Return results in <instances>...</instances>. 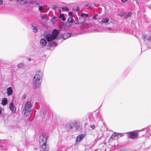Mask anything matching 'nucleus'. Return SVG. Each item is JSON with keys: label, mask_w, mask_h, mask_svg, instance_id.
Returning <instances> with one entry per match:
<instances>
[{"label": "nucleus", "mask_w": 151, "mask_h": 151, "mask_svg": "<svg viewBox=\"0 0 151 151\" xmlns=\"http://www.w3.org/2000/svg\"><path fill=\"white\" fill-rule=\"evenodd\" d=\"M42 73L40 71L37 72L34 77V85L39 86L42 81Z\"/></svg>", "instance_id": "f257e3e1"}, {"label": "nucleus", "mask_w": 151, "mask_h": 151, "mask_svg": "<svg viewBox=\"0 0 151 151\" xmlns=\"http://www.w3.org/2000/svg\"><path fill=\"white\" fill-rule=\"evenodd\" d=\"M32 107V105L30 103L27 101L24 106V109L23 110L24 115L25 116H27L29 114L30 111H31V108Z\"/></svg>", "instance_id": "f03ea898"}, {"label": "nucleus", "mask_w": 151, "mask_h": 151, "mask_svg": "<svg viewBox=\"0 0 151 151\" xmlns=\"http://www.w3.org/2000/svg\"><path fill=\"white\" fill-rule=\"evenodd\" d=\"M138 132H131L129 133L128 137L130 139H135L138 137Z\"/></svg>", "instance_id": "7ed1b4c3"}, {"label": "nucleus", "mask_w": 151, "mask_h": 151, "mask_svg": "<svg viewBox=\"0 0 151 151\" xmlns=\"http://www.w3.org/2000/svg\"><path fill=\"white\" fill-rule=\"evenodd\" d=\"M47 140V139L46 137H44L43 135H40L39 139L40 144L46 143Z\"/></svg>", "instance_id": "20e7f679"}, {"label": "nucleus", "mask_w": 151, "mask_h": 151, "mask_svg": "<svg viewBox=\"0 0 151 151\" xmlns=\"http://www.w3.org/2000/svg\"><path fill=\"white\" fill-rule=\"evenodd\" d=\"M70 125L72 126L70 127V129H72L73 127H75L76 129L78 128L80 126V124L77 122H71L70 123Z\"/></svg>", "instance_id": "39448f33"}, {"label": "nucleus", "mask_w": 151, "mask_h": 151, "mask_svg": "<svg viewBox=\"0 0 151 151\" xmlns=\"http://www.w3.org/2000/svg\"><path fill=\"white\" fill-rule=\"evenodd\" d=\"M85 135L84 134H81L78 136L76 139V142H79L84 137Z\"/></svg>", "instance_id": "423d86ee"}, {"label": "nucleus", "mask_w": 151, "mask_h": 151, "mask_svg": "<svg viewBox=\"0 0 151 151\" xmlns=\"http://www.w3.org/2000/svg\"><path fill=\"white\" fill-rule=\"evenodd\" d=\"M78 20V23H76V24H79L83 23L86 22V19L83 17H81L79 18Z\"/></svg>", "instance_id": "0eeeda50"}, {"label": "nucleus", "mask_w": 151, "mask_h": 151, "mask_svg": "<svg viewBox=\"0 0 151 151\" xmlns=\"http://www.w3.org/2000/svg\"><path fill=\"white\" fill-rule=\"evenodd\" d=\"M9 107L13 113H15L16 111V109L13 105V103L11 102L9 104Z\"/></svg>", "instance_id": "6e6552de"}, {"label": "nucleus", "mask_w": 151, "mask_h": 151, "mask_svg": "<svg viewBox=\"0 0 151 151\" xmlns=\"http://www.w3.org/2000/svg\"><path fill=\"white\" fill-rule=\"evenodd\" d=\"M46 39L48 41H51L55 39L53 36L51 34H48L46 36Z\"/></svg>", "instance_id": "1a4fd4ad"}, {"label": "nucleus", "mask_w": 151, "mask_h": 151, "mask_svg": "<svg viewBox=\"0 0 151 151\" xmlns=\"http://www.w3.org/2000/svg\"><path fill=\"white\" fill-rule=\"evenodd\" d=\"M58 34V30L57 29H55L53 30L52 35L55 39L57 37Z\"/></svg>", "instance_id": "9d476101"}, {"label": "nucleus", "mask_w": 151, "mask_h": 151, "mask_svg": "<svg viewBox=\"0 0 151 151\" xmlns=\"http://www.w3.org/2000/svg\"><path fill=\"white\" fill-rule=\"evenodd\" d=\"M12 90L11 87H9L7 89V94L8 96H10L12 94Z\"/></svg>", "instance_id": "9b49d317"}, {"label": "nucleus", "mask_w": 151, "mask_h": 151, "mask_svg": "<svg viewBox=\"0 0 151 151\" xmlns=\"http://www.w3.org/2000/svg\"><path fill=\"white\" fill-rule=\"evenodd\" d=\"M74 17V16H71L69 17L67 19V21L69 23H72L74 21V20L73 19V18Z\"/></svg>", "instance_id": "f8f14e48"}, {"label": "nucleus", "mask_w": 151, "mask_h": 151, "mask_svg": "<svg viewBox=\"0 0 151 151\" xmlns=\"http://www.w3.org/2000/svg\"><path fill=\"white\" fill-rule=\"evenodd\" d=\"M142 37L144 40H147L148 41H151V37L150 36H147L145 35H143Z\"/></svg>", "instance_id": "ddd939ff"}, {"label": "nucleus", "mask_w": 151, "mask_h": 151, "mask_svg": "<svg viewBox=\"0 0 151 151\" xmlns=\"http://www.w3.org/2000/svg\"><path fill=\"white\" fill-rule=\"evenodd\" d=\"M40 43L42 45H45L47 44V41L44 39H42L40 41Z\"/></svg>", "instance_id": "4468645a"}, {"label": "nucleus", "mask_w": 151, "mask_h": 151, "mask_svg": "<svg viewBox=\"0 0 151 151\" xmlns=\"http://www.w3.org/2000/svg\"><path fill=\"white\" fill-rule=\"evenodd\" d=\"M7 99L5 98H3L2 100V102H1L2 104L3 105H5L6 104H7Z\"/></svg>", "instance_id": "2eb2a0df"}, {"label": "nucleus", "mask_w": 151, "mask_h": 151, "mask_svg": "<svg viewBox=\"0 0 151 151\" xmlns=\"http://www.w3.org/2000/svg\"><path fill=\"white\" fill-rule=\"evenodd\" d=\"M41 145H42V149H43V150L45 151L47 150L48 148H47V147H46V143L45 144H42Z\"/></svg>", "instance_id": "dca6fc26"}, {"label": "nucleus", "mask_w": 151, "mask_h": 151, "mask_svg": "<svg viewBox=\"0 0 151 151\" xmlns=\"http://www.w3.org/2000/svg\"><path fill=\"white\" fill-rule=\"evenodd\" d=\"M70 36V34L68 33H64L63 36V38L64 39H66L68 37Z\"/></svg>", "instance_id": "f3484780"}, {"label": "nucleus", "mask_w": 151, "mask_h": 151, "mask_svg": "<svg viewBox=\"0 0 151 151\" xmlns=\"http://www.w3.org/2000/svg\"><path fill=\"white\" fill-rule=\"evenodd\" d=\"M59 18L60 19H61L63 21H65V18L64 17V14H61L59 16Z\"/></svg>", "instance_id": "a211bd4d"}, {"label": "nucleus", "mask_w": 151, "mask_h": 151, "mask_svg": "<svg viewBox=\"0 0 151 151\" xmlns=\"http://www.w3.org/2000/svg\"><path fill=\"white\" fill-rule=\"evenodd\" d=\"M109 21V19L107 18H105L102 19L101 21L102 23H105L108 22Z\"/></svg>", "instance_id": "6ab92c4d"}, {"label": "nucleus", "mask_w": 151, "mask_h": 151, "mask_svg": "<svg viewBox=\"0 0 151 151\" xmlns=\"http://www.w3.org/2000/svg\"><path fill=\"white\" fill-rule=\"evenodd\" d=\"M118 135V133H113L111 135V136L110 137V139H113V138L115 137H116V136H117Z\"/></svg>", "instance_id": "aec40b11"}, {"label": "nucleus", "mask_w": 151, "mask_h": 151, "mask_svg": "<svg viewBox=\"0 0 151 151\" xmlns=\"http://www.w3.org/2000/svg\"><path fill=\"white\" fill-rule=\"evenodd\" d=\"M49 17L47 15H44L43 16H42L41 17V19L42 20H43L44 19H45L47 20L48 19Z\"/></svg>", "instance_id": "412c9836"}, {"label": "nucleus", "mask_w": 151, "mask_h": 151, "mask_svg": "<svg viewBox=\"0 0 151 151\" xmlns=\"http://www.w3.org/2000/svg\"><path fill=\"white\" fill-rule=\"evenodd\" d=\"M132 14L131 12H129L128 13V14L126 15L124 17V18L127 19L128 17H131V15Z\"/></svg>", "instance_id": "4be33fe9"}, {"label": "nucleus", "mask_w": 151, "mask_h": 151, "mask_svg": "<svg viewBox=\"0 0 151 151\" xmlns=\"http://www.w3.org/2000/svg\"><path fill=\"white\" fill-rule=\"evenodd\" d=\"M81 17H84V16H85L86 17H87L88 16V15L87 14L82 13L81 14Z\"/></svg>", "instance_id": "5701e85b"}, {"label": "nucleus", "mask_w": 151, "mask_h": 151, "mask_svg": "<svg viewBox=\"0 0 151 151\" xmlns=\"http://www.w3.org/2000/svg\"><path fill=\"white\" fill-rule=\"evenodd\" d=\"M18 2H22L23 4L27 3L26 0H16Z\"/></svg>", "instance_id": "b1692460"}, {"label": "nucleus", "mask_w": 151, "mask_h": 151, "mask_svg": "<svg viewBox=\"0 0 151 151\" xmlns=\"http://www.w3.org/2000/svg\"><path fill=\"white\" fill-rule=\"evenodd\" d=\"M24 66V64L22 63H20L17 66L19 68H22Z\"/></svg>", "instance_id": "393cba45"}, {"label": "nucleus", "mask_w": 151, "mask_h": 151, "mask_svg": "<svg viewBox=\"0 0 151 151\" xmlns=\"http://www.w3.org/2000/svg\"><path fill=\"white\" fill-rule=\"evenodd\" d=\"M32 27H33V31L35 32H37V28H36V27L33 26Z\"/></svg>", "instance_id": "a878e982"}, {"label": "nucleus", "mask_w": 151, "mask_h": 151, "mask_svg": "<svg viewBox=\"0 0 151 151\" xmlns=\"http://www.w3.org/2000/svg\"><path fill=\"white\" fill-rule=\"evenodd\" d=\"M62 9L65 10V11H69V9L68 8H67L66 7H63L62 8Z\"/></svg>", "instance_id": "bb28decb"}, {"label": "nucleus", "mask_w": 151, "mask_h": 151, "mask_svg": "<svg viewBox=\"0 0 151 151\" xmlns=\"http://www.w3.org/2000/svg\"><path fill=\"white\" fill-rule=\"evenodd\" d=\"M98 16V14H96L93 17V18L94 19H96V17Z\"/></svg>", "instance_id": "cd10ccee"}, {"label": "nucleus", "mask_w": 151, "mask_h": 151, "mask_svg": "<svg viewBox=\"0 0 151 151\" xmlns=\"http://www.w3.org/2000/svg\"><path fill=\"white\" fill-rule=\"evenodd\" d=\"M72 12H70L68 13V15L69 16V17H70L71 16H74L73 15H72Z\"/></svg>", "instance_id": "c85d7f7f"}, {"label": "nucleus", "mask_w": 151, "mask_h": 151, "mask_svg": "<svg viewBox=\"0 0 151 151\" xmlns=\"http://www.w3.org/2000/svg\"><path fill=\"white\" fill-rule=\"evenodd\" d=\"M124 15V14H117V16H119L120 17H122Z\"/></svg>", "instance_id": "c756f323"}, {"label": "nucleus", "mask_w": 151, "mask_h": 151, "mask_svg": "<svg viewBox=\"0 0 151 151\" xmlns=\"http://www.w3.org/2000/svg\"><path fill=\"white\" fill-rule=\"evenodd\" d=\"M43 9V7L42 6H40L39 8V10L40 11H41Z\"/></svg>", "instance_id": "7c9ffc66"}, {"label": "nucleus", "mask_w": 151, "mask_h": 151, "mask_svg": "<svg viewBox=\"0 0 151 151\" xmlns=\"http://www.w3.org/2000/svg\"><path fill=\"white\" fill-rule=\"evenodd\" d=\"M91 127L93 129H95V126L94 125H92L91 126Z\"/></svg>", "instance_id": "2f4dec72"}, {"label": "nucleus", "mask_w": 151, "mask_h": 151, "mask_svg": "<svg viewBox=\"0 0 151 151\" xmlns=\"http://www.w3.org/2000/svg\"><path fill=\"white\" fill-rule=\"evenodd\" d=\"M3 2L2 0H0V5H1L3 4Z\"/></svg>", "instance_id": "473e14b6"}, {"label": "nucleus", "mask_w": 151, "mask_h": 151, "mask_svg": "<svg viewBox=\"0 0 151 151\" xmlns=\"http://www.w3.org/2000/svg\"><path fill=\"white\" fill-rule=\"evenodd\" d=\"M2 111V108L1 107H0V115H1V114Z\"/></svg>", "instance_id": "72a5a7b5"}, {"label": "nucleus", "mask_w": 151, "mask_h": 151, "mask_svg": "<svg viewBox=\"0 0 151 151\" xmlns=\"http://www.w3.org/2000/svg\"><path fill=\"white\" fill-rule=\"evenodd\" d=\"M122 2H125L126 1H127L128 0H121Z\"/></svg>", "instance_id": "f704fd0d"}, {"label": "nucleus", "mask_w": 151, "mask_h": 151, "mask_svg": "<svg viewBox=\"0 0 151 151\" xmlns=\"http://www.w3.org/2000/svg\"><path fill=\"white\" fill-rule=\"evenodd\" d=\"M79 8L78 7H77V8H76V10L77 11H78L79 10Z\"/></svg>", "instance_id": "c9c22d12"}, {"label": "nucleus", "mask_w": 151, "mask_h": 151, "mask_svg": "<svg viewBox=\"0 0 151 151\" xmlns=\"http://www.w3.org/2000/svg\"><path fill=\"white\" fill-rule=\"evenodd\" d=\"M56 8V6H54L53 7V9H55Z\"/></svg>", "instance_id": "e433bc0d"}, {"label": "nucleus", "mask_w": 151, "mask_h": 151, "mask_svg": "<svg viewBox=\"0 0 151 151\" xmlns=\"http://www.w3.org/2000/svg\"><path fill=\"white\" fill-rule=\"evenodd\" d=\"M76 23H78V21L77 22H75V24H76Z\"/></svg>", "instance_id": "4c0bfd02"}, {"label": "nucleus", "mask_w": 151, "mask_h": 151, "mask_svg": "<svg viewBox=\"0 0 151 151\" xmlns=\"http://www.w3.org/2000/svg\"><path fill=\"white\" fill-rule=\"evenodd\" d=\"M53 18H54V19H56V18L55 17H53Z\"/></svg>", "instance_id": "58836bf2"}, {"label": "nucleus", "mask_w": 151, "mask_h": 151, "mask_svg": "<svg viewBox=\"0 0 151 151\" xmlns=\"http://www.w3.org/2000/svg\"><path fill=\"white\" fill-rule=\"evenodd\" d=\"M28 60H29V61H30L31 60V59H29Z\"/></svg>", "instance_id": "ea45409f"}]
</instances>
